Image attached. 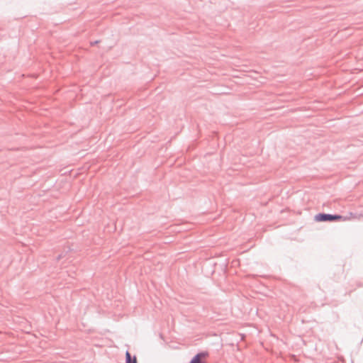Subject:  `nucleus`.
<instances>
[{"mask_svg":"<svg viewBox=\"0 0 363 363\" xmlns=\"http://www.w3.org/2000/svg\"><path fill=\"white\" fill-rule=\"evenodd\" d=\"M208 353L206 352L198 353L191 359L189 363H208Z\"/></svg>","mask_w":363,"mask_h":363,"instance_id":"2","label":"nucleus"},{"mask_svg":"<svg viewBox=\"0 0 363 363\" xmlns=\"http://www.w3.org/2000/svg\"><path fill=\"white\" fill-rule=\"evenodd\" d=\"M314 220L316 222H324V221H345L347 220L346 217L340 215H330L325 213H318L315 216Z\"/></svg>","mask_w":363,"mask_h":363,"instance_id":"1","label":"nucleus"},{"mask_svg":"<svg viewBox=\"0 0 363 363\" xmlns=\"http://www.w3.org/2000/svg\"><path fill=\"white\" fill-rule=\"evenodd\" d=\"M125 357H126V363H137L136 357H134L132 360L131 356H130V354L129 352H126Z\"/></svg>","mask_w":363,"mask_h":363,"instance_id":"3","label":"nucleus"}]
</instances>
